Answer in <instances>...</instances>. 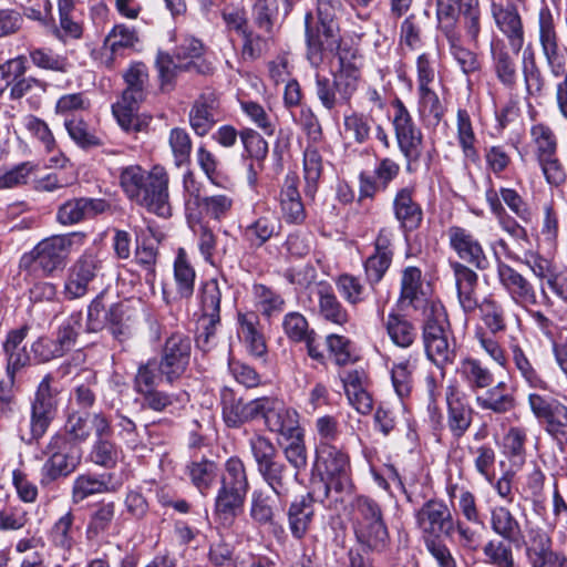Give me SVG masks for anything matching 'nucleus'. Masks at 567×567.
Here are the masks:
<instances>
[{"label":"nucleus","instance_id":"obj_23","mask_svg":"<svg viewBox=\"0 0 567 567\" xmlns=\"http://www.w3.org/2000/svg\"><path fill=\"white\" fill-rule=\"evenodd\" d=\"M516 3L492 2L491 12L497 29L506 37L508 44L518 54L525 42V31Z\"/></svg>","mask_w":567,"mask_h":567},{"label":"nucleus","instance_id":"obj_17","mask_svg":"<svg viewBox=\"0 0 567 567\" xmlns=\"http://www.w3.org/2000/svg\"><path fill=\"white\" fill-rule=\"evenodd\" d=\"M102 260L93 251H84L69 268L64 282L66 299L73 300L84 297L90 284L102 270Z\"/></svg>","mask_w":567,"mask_h":567},{"label":"nucleus","instance_id":"obj_53","mask_svg":"<svg viewBox=\"0 0 567 567\" xmlns=\"http://www.w3.org/2000/svg\"><path fill=\"white\" fill-rule=\"evenodd\" d=\"M373 118L360 112L352 111L343 116V134L346 138L357 144L369 141L372 131Z\"/></svg>","mask_w":567,"mask_h":567},{"label":"nucleus","instance_id":"obj_36","mask_svg":"<svg viewBox=\"0 0 567 567\" xmlns=\"http://www.w3.org/2000/svg\"><path fill=\"white\" fill-rule=\"evenodd\" d=\"M493 68L497 80L508 90L517 86L518 72L515 55L508 52L502 40H494L491 43Z\"/></svg>","mask_w":567,"mask_h":567},{"label":"nucleus","instance_id":"obj_5","mask_svg":"<svg viewBox=\"0 0 567 567\" xmlns=\"http://www.w3.org/2000/svg\"><path fill=\"white\" fill-rule=\"evenodd\" d=\"M249 482L244 462L233 456L225 462L217 491L214 514L224 523L230 524L243 512Z\"/></svg>","mask_w":567,"mask_h":567},{"label":"nucleus","instance_id":"obj_64","mask_svg":"<svg viewBox=\"0 0 567 567\" xmlns=\"http://www.w3.org/2000/svg\"><path fill=\"white\" fill-rule=\"evenodd\" d=\"M485 563L492 567H516L512 547L505 540H489L483 547Z\"/></svg>","mask_w":567,"mask_h":567},{"label":"nucleus","instance_id":"obj_47","mask_svg":"<svg viewBox=\"0 0 567 567\" xmlns=\"http://www.w3.org/2000/svg\"><path fill=\"white\" fill-rule=\"evenodd\" d=\"M52 383V375L45 374L37 386L30 408L56 417L60 405V391Z\"/></svg>","mask_w":567,"mask_h":567},{"label":"nucleus","instance_id":"obj_40","mask_svg":"<svg viewBox=\"0 0 567 567\" xmlns=\"http://www.w3.org/2000/svg\"><path fill=\"white\" fill-rule=\"evenodd\" d=\"M238 323V334L244 340L247 351L256 358L265 357L267 346L257 315L254 312L239 313Z\"/></svg>","mask_w":567,"mask_h":567},{"label":"nucleus","instance_id":"obj_1","mask_svg":"<svg viewBox=\"0 0 567 567\" xmlns=\"http://www.w3.org/2000/svg\"><path fill=\"white\" fill-rule=\"evenodd\" d=\"M118 182L126 197L147 212L159 217H169V176L165 167L153 166L150 171L140 165L120 169Z\"/></svg>","mask_w":567,"mask_h":567},{"label":"nucleus","instance_id":"obj_6","mask_svg":"<svg viewBox=\"0 0 567 567\" xmlns=\"http://www.w3.org/2000/svg\"><path fill=\"white\" fill-rule=\"evenodd\" d=\"M449 320L441 302L424 306L422 338L427 359L442 370L455 359L454 344L450 341Z\"/></svg>","mask_w":567,"mask_h":567},{"label":"nucleus","instance_id":"obj_28","mask_svg":"<svg viewBox=\"0 0 567 567\" xmlns=\"http://www.w3.org/2000/svg\"><path fill=\"white\" fill-rule=\"evenodd\" d=\"M450 266L453 270L461 309L466 315L474 313L481 302L477 296L478 275L460 261H451Z\"/></svg>","mask_w":567,"mask_h":567},{"label":"nucleus","instance_id":"obj_20","mask_svg":"<svg viewBox=\"0 0 567 567\" xmlns=\"http://www.w3.org/2000/svg\"><path fill=\"white\" fill-rule=\"evenodd\" d=\"M140 38L135 28L120 23L114 25L104 39L103 47L95 60L105 69L113 70L118 58H124L126 50H133Z\"/></svg>","mask_w":567,"mask_h":567},{"label":"nucleus","instance_id":"obj_56","mask_svg":"<svg viewBox=\"0 0 567 567\" xmlns=\"http://www.w3.org/2000/svg\"><path fill=\"white\" fill-rule=\"evenodd\" d=\"M221 287L216 279L207 280L200 288L199 318L220 319Z\"/></svg>","mask_w":567,"mask_h":567},{"label":"nucleus","instance_id":"obj_37","mask_svg":"<svg viewBox=\"0 0 567 567\" xmlns=\"http://www.w3.org/2000/svg\"><path fill=\"white\" fill-rule=\"evenodd\" d=\"M281 229L280 220L272 212L266 209L262 215L246 225L243 229L244 239L254 248H260Z\"/></svg>","mask_w":567,"mask_h":567},{"label":"nucleus","instance_id":"obj_39","mask_svg":"<svg viewBox=\"0 0 567 567\" xmlns=\"http://www.w3.org/2000/svg\"><path fill=\"white\" fill-rule=\"evenodd\" d=\"M475 403L483 411H491L495 414H505L515 409L516 398L504 381L486 389L484 394L475 396Z\"/></svg>","mask_w":567,"mask_h":567},{"label":"nucleus","instance_id":"obj_22","mask_svg":"<svg viewBox=\"0 0 567 567\" xmlns=\"http://www.w3.org/2000/svg\"><path fill=\"white\" fill-rule=\"evenodd\" d=\"M450 247L460 259L483 270L488 266L484 248L474 234L461 226H451L446 230Z\"/></svg>","mask_w":567,"mask_h":567},{"label":"nucleus","instance_id":"obj_41","mask_svg":"<svg viewBox=\"0 0 567 567\" xmlns=\"http://www.w3.org/2000/svg\"><path fill=\"white\" fill-rule=\"evenodd\" d=\"M382 323L391 342L399 348H410L416 340L417 330L404 315L392 311Z\"/></svg>","mask_w":567,"mask_h":567},{"label":"nucleus","instance_id":"obj_26","mask_svg":"<svg viewBox=\"0 0 567 567\" xmlns=\"http://www.w3.org/2000/svg\"><path fill=\"white\" fill-rule=\"evenodd\" d=\"M496 270L501 286L516 305L534 306L537 303L534 286L522 274L501 260H497Z\"/></svg>","mask_w":567,"mask_h":567},{"label":"nucleus","instance_id":"obj_52","mask_svg":"<svg viewBox=\"0 0 567 567\" xmlns=\"http://www.w3.org/2000/svg\"><path fill=\"white\" fill-rule=\"evenodd\" d=\"M416 368V359L408 358L395 362L391 369V380L396 395L400 399L408 398L413 388V372Z\"/></svg>","mask_w":567,"mask_h":567},{"label":"nucleus","instance_id":"obj_44","mask_svg":"<svg viewBox=\"0 0 567 567\" xmlns=\"http://www.w3.org/2000/svg\"><path fill=\"white\" fill-rule=\"evenodd\" d=\"M218 466L214 461L200 458L190 461L185 467V474L202 495H207L218 477Z\"/></svg>","mask_w":567,"mask_h":567},{"label":"nucleus","instance_id":"obj_49","mask_svg":"<svg viewBox=\"0 0 567 567\" xmlns=\"http://www.w3.org/2000/svg\"><path fill=\"white\" fill-rule=\"evenodd\" d=\"M136 310L124 302L110 306L107 327L111 333L118 340L126 338L136 319Z\"/></svg>","mask_w":567,"mask_h":567},{"label":"nucleus","instance_id":"obj_29","mask_svg":"<svg viewBox=\"0 0 567 567\" xmlns=\"http://www.w3.org/2000/svg\"><path fill=\"white\" fill-rule=\"evenodd\" d=\"M392 209L394 218L403 231L410 233L420 228L423 221V210L421 205L414 199V189L412 187L406 186L396 190Z\"/></svg>","mask_w":567,"mask_h":567},{"label":"nucleus","instance_id":"obj_3","mask_svg":"<svg viewBox=\"0 0 567 567\" xmlns=\"http://www.w3.org/2000/svg\"><path fill=\"white\" fill-rule=\"evenodd\" d=\"M349 515L355 539L364 551L381 554L390 546V534L380 504L365 495L349 503Z\"/></svg>","mask_w":567,"mask_h":567},{"label":"nucleus","instance_id":"obj_25","mask_svg":"<svg viewBox=\"0 0 567 567\" xmlns=\"http://www.w3.org/2000/svg\"><path fill=\"white\" fill-rule=\"evenodd\" d=\"M400 165L392 158L380 159L373 171V175L361 172L359 175V199L373 198L379 192L388 189L400 174Z\"/></svg>","mask_w":567,"mask_h":567},{"label":"nucleus","instance_id":"obj_19","mask_svg":"<svg viewBox=\"0 0 567 567\" xmlns=\"http://www.w3.org/2000/svg\"><path fill=\"white\" fill-rule=\"evenodd\" d=\"M265 396L244 401L236 393L225 386L220 391L223 420L228 427L238 429L245 423L259 417L264 408Z\"/></svg>","mask_w":567,"mask_h":567},{"label":"nucleus","instance_id":"obj_9","mask_svg":"<svg viewBox=\"0 0 567 567\" xmlns=\"http://www.w3.org/2000/svg\"><path fill=\"white\" fill-rule=\"evenodd\" d=\"M538 23L539 41L550 73L556 78L564 76L563 81L558 82L556 85V102L561 116L567 120L566 60L559 48L554 18L548 8L540 9Z\"/></svg>","mask_w":567,"mask_h":567},{"label":"nucleus","instance_id":"obj_62","mask_svg":"<svg viewBox=\"0 0 567 567\" xmlns=\"http://www.w3.org/2000/svg\"><path fill=\"white\" fill-rule=\"evenodd\" d=\"M457 141L458 144L465 155V157L476 161L478 158V153L475 147L476 135L473 130L471 116L466 110L457 111Z\"/></svg>","mask_w":567,"mask_h":567},{"label":"nucleus","instance_id":"obj_4","mask_svg":"<svg viewBox=\"0 0 567 567\" xmlns=\"http://www.w3.org/2000/svg\"><path fill=\"white\" fill-rule=\"evenodd\" d=\"M249 447L262 481L279 502L286 501L298 478V473L290 471L288 465L279 460L278 450L268 437L254 435L249 439Z\"/></svg>","mask_w":567,"mask_h":567},{"label":"nucleus","instance_id":"obj_54","mask_svg":"<svg viewBox=\"0 0 567 567\" xmlns=\"http://www.w3.org/2000/svg\"><path fill=\"white\" fill-rule=\"evenodd\" d=\"M504 453L512 466L520 467L525 463L527 431L520 426H512L503 439Z\"/></svg>","mask_w":567,"mask_h":567},{"label":"nucleus","instance_id":"obj_50","mask_svg":"<svg viewBox=\"0 0 567 567\" xmlns=\"http://www.w3.org/2000/svg\"><path fill=\"white\" fill-rule=\"evenodd\" d=\"M196 272L190 265L186 251L179 248L174 261V279L182 298H189L194 292Z\"/></svg>","mask_w":567,"mask_h":567},{"label":"nucleus","instance_id":"obj_60","mask_svg":"<svg viewBox=\"0 0 567 567\" xmlns=\"http://www.w3.org/2000/svg\"><path fill=\"white\" fill-rule=\"evenodd\" d=\"M197 205L205 217L221 220L230 215L234 198L227 194H215L199 198Z\"/></svg>","mask_w":567,"mask_h":567},{"label":"nucleus","instance_id":"obj_30","mask_svg":"<svg viewBox=\"0 0 567 567\" xmlns=\"http://www.w3.org/2000/svg\"><path fill=\"white\" fill-rule=\"evenodd\" d=\"M317 497L315 491L296 497L287 511L288 526L293 538L302 539L315 517V503Z\"/></svg>","mask_w":567,"mask_h":567},{"label":"nucleus","instance_id":"obj_15","mask_svg":"<svg viewBox=\"0 0 567 567\" xmlns=\"http://www.w3.org/2000/svg\"><path fill=\"white\" fill-rule=\"evenodd\" d=\"M444 400L446 405V426L451 435L458 440L472 426L475 411L466 393L456 382H450L445 388Z\"/></svg>","mask_w":567,"mask_h":567},{"label":"nucleus","instance_id":"obj_34","mask_svg":"<svg viewBox=\"0 0 567 567\" xmlns=\"http://www.w3.org/2000/svg\"><path fill=\"white\" fill-rule=\"evenodd\" d=\"M456 373L470 391L476 393L493 385L494 373L480 359L465 357L460 360Z\"/></svg>","mask_w":567,"mask_h":567},{"label":"nucleus","instance_id":"obj_8","mask_svg":"<svg viewBox=\"0 0 567 567\" xmlns=\"http://www.w3.org/2000/svg\"><path fill=\"white\" fill-rule=\"evenodd\" d=\"M83 235L72 233L68 235H55L42 239L33 249L22 255L19 267L31 272L37 267L47 277L56 271H62L66 266L72 246L75 241L82 243Z\"/></svg>","mask_w":567,"mask_h":567},{"label":"nucleus","instance_id":"obj_42","mask_svg":"<svg viewBox=\"0 0 567 567\" xmlns=\"http://www.w3.org/2000/svg\"><path fill=\"white\" fill-rule=\"evenodd\" d=\"M24 73V62L21 58L9 61L0 66V92L11 86V97L20 99L35 84L33 79L21 78Z\"/></svg>","mask_w":567,"mask_h":567},{"label":"nucleus","instance_id":"obj_27","mask_svg":"<svg viewBox=\"0 0 567 567\" xmlns=\"http://www.w3.org/2000/svg\"><path fill=\"white\" fill-rule=\"evenodd\" d=\"M110 208L105 199L78 197L63 203L56 213V220L64 226L75 225L94 218Z\"/></svg>","mask_w":567,"mask_h":567},{"label":"nucleus","instance_id":"obj_38","mask_svg":"<svg viewBox=\"0 0 567 567\" xmlns=\"http://www.w3.org/2000/svg\"><path fill=\"white\" fill-rule=\"evenodd\" d=\"M29 327L22 326L8 332L3 342V351L7 357V374H16L17 371L30 363V354L23 346Z\"/></svg>","mask_w":567,"mask_h":567},{"label":"nucleus","instance_id":"obj_7","mask_svg":"<svg viewBox=\"0 0 567 567\" xmlns=\"http://www.w3.org/2000/svg\"><path fill=\"white\" fill-rule=\"evenodd\" d=\"M123 78L126 87L121 99L112 105V112L125 132H140L143 130L144 123L140 120L137 112L146 95L147 66L142 62H134L125 71Z\"/></svg>","mask_w":567,"mask_h":567},{"label":"nucleus","instance_id":"obj_48","mask_svg":"<svg viewBox=\"0 0 567 567\" xmlns=\"http://www.w3.org/2000/svg\"><path fill=\"white\" fill-rule=\"evenodd\" d=\"M279 2L280 0H255L251 7L254 24L267 35L274 33L279 16L282 14Z\"/></svg>","mask_w":567,"mask_h":567},{"label":"nucleus","instance_id":"obj_31","mask_svg":"<svg viewBox=\"0 0 567 567\" xmlns=\"http://www.w3.org/2000/svg\"><path fill=\"white\" fill-rule=\"evenodd\" d=\"M312 293L318 299L319 316L333 324L344 326L350 321V315L337 298L333 288L328 282L315 285Z\"/></svg>","mask_w":567,"mask_h":567},{"label":"nucleus","instance_id":"obj_58","mask_svg":"<svg viewBox=\"0 0 567 567\" xmlns=\"http://www.w3.org/2000/svg\"><path fill=\"white\" fill-rule=\"evenodd\" d=\"M512 359L520 378L533 389L547 390L548 383L542 378L519 346L512 347Z\"/></svg>","mask_w":567,"mask_h":567},{"label":"nucleus","instance_id":"obj_10","mask_svg":"<svg viewBox=\"0 0 567 567\" xmlns=\"http://www.w3.org/2000/svg\"><path fill=\"white\" fill-rule=\"evenodd\" d=\"M315 466L328 480L322 485L324 497L329 495L331 488L348 494L353 491L350 457L343 449L336 444H317Z\"/></svg>","mask_w":567,"mask_h":567},{"label":"nucleus","instance_id":"obj_16","mask_svg":"<svg viewBox=\"0 0 567 567\" xmlns=\"http://www.w3.org/2000/svg\"><path fill=\"white\" fill-rule=\"evenodd\" d=\"M190 351L192 342L187 336L176 332L166 339L157 363L161 375L168 383H173L184 374L189 363Z\"/></svg>","mask_w":567,"mask_h":567},{"label":"nucleus","instance_id":"obj_13","mask_svg":"<svg viewBox=\"0 0 567 567\" xmlns=\"http://www.w3.org/2000/svg\"><path fill=\"white\" fill-rule=\"evenodd\" d=\"M436 14L445 34L455 32L454 24L461 17L470 39L477 41L481 30L478 0H437Z\"/></svg>","mask_w":567,"mask_h":567},{"label":"nucleus","instance_id":"obj_2","mask_svg":"<svg viewBox=\"0 0 567 567\" xmlns=\"http://www.w3.org/2000/svg\"><path fill=\"white\" fill-rule=\"evenodd\" d=\"M337 56L338 68L331 71V76L315 74V94L327 111L350 106L362 79V56L357 49H340Z\"/></svg>","mask_w":567,"mask_h":567},{"label":"nucleus","instance_id":"obj_57","mask_svg":"<svg viewBox=\"0 0 567 567\" xmlns=\"http://www.w3.org/2000/svg\"><path fill=\"white\" fill-rule=\"evenodd\" d=\"M74 515L71 511L62 515L52 526L49 537L53 546L70 551L75 544Z\"/></svg>","mask_w":567,"mask_h":567},{"label":"nucleus","instance_id":"obj_11","mask_svg":"<svg viewBox=\"0 0 567 567\" xmlns=\"http://www.w3.org/2000/svg\"><path fill=\"white\" fill-rule=\"evenodd\" d=\"M44 453L48 460L41 470V483L49 484L73 473L81 463V449L72 443L62 432H55L49 439Z\"/></svg>","mask_w":567,"mask_h":567},{"label":"nucleus","instance_id":"obj_12","mask_svg":"<svg viewBox=\"0 0 567 567\" xmlns=\"http://www.w3.org/2000/svg\"><path fill=\"white\" fill-rule=\"evenodd\" d=\"M393 127L398 146L406 161V169L412 172L413 165L419 162L423 151V135L414 124L413 118L402 101L393 103Z\"/></svg>","mask_w":567,"mask_h":567},{"label":"nucleus","instance_id":"obj_43","mask_svg":"<svg viewBox=\"0 0 567 567\" xmlns=\"http://www.w3.org/2000/svg\"><path fill=\"white\" fill-rule=\"evenodd\" d=\"M489 525L496 535L511 544H516L523 538L519 522L505 506H495L491 509Z\"/></svg>","mask_w":567,"mask_h":567},{"label":"nucleus","instance_id":"obj_18","mask_svg":"<svg viewBox=\"0 0 567 567\" xmlns=\"http://www.w3.org/2000/svg\"><path fill=\"white\" fill-rule=\"evenodd\" d=\"M416 525L425 538H440L441 535L451 536L453 514L441 499L425 502L414 514Z\"/></svg>","mask_w":567,"mask_h":567},{"label":"nucleus","instance_id":"obj_45","mask_svg":"<svg viewBox=\"0 0 567 567\" xmlns=\"http://www.w3.org/2000/svg\"><path fill=\"white\" fill-rule=\"evenodd\" d=\"M323 172V158L318 144L307 143L303 151V179L306 196L313 198Z\"/></svg>","mask_w":567,"mask_h":567},{"label":"nucleus","instance_id":"obj_59","mask_svg":"<svg viewBox=\"0 0 567 567\" xmlns=\"http://www.w3.org/2000/svg\"><path fill=\"white\" fill-rule=\"evenodd\" d=\"M115 517V504L113 502L101 503L91 514L86 526V538L89 540L96 539L100 535L107 532Z\"/></svg>","mask_w":567,"mask_h":567},{"label":"nucleus","instance_id":"obj_55","mask_svg":"<svg viewBox=\"0 0 567 567\" xmlns=\"http://www.w3.org/2000/svg\"><path fill=\"white\" fill-rule=\"evenodd\" d=\"M481 319L491 333L496 334L506 330L505 310L494 297L487 296L478 303Z\"/></svg>","mask_w":567,"mask_h":567},{"label":"nucleus","instance_id":"obj_33","mask_svg":"<svg viewBox=\"0 0 567 567\" xmlns=\"http://www.w3.org/2000/svg\"><path fill=\"white\" fill-rule=\"evenodd\" d=\"M527 556L532 567H556L567 559L565 554L553 550L550 536L540 529L532 533Z\"/></svg>","mask_w":567,"mask_h":567},{"label":"nucleus","instance_id":"obj_51","mask_svg":"<svg viewBox=\"0 0 567 567\" xmlns=\"http://www.w3.org/2000/svg\"><path fill=\"white\" fill-rule=\"evenodd\" d=\"M522 72L526 91V99L540 97L546 89V80L537 65L534 53L525 52L522 62Z\"/></svg>","mask_w":567,"mask_h":567},{"label":"nucleus","instance_id":"obj_61","mask_svg":"<svg viewBox=\"0 0 567 567\" xmlns=\"http://www.w3.org/2000/svg\"><path fill=\"white\" fill-rule=\"evenodd\" d=\"M82 330V313L74 312L69 316L56 330L54 341L63 354L73 349Z\"/></svg>","mask_w":567,"mask_h":567},{"label":"nucleus","instance_id":"obj_35","mask_svg":"<svg viewBox=\"0 0 567 567\" xmlns=\"http://www.w3.org/2000/svg\"><path fill=\"white\" fill-rule=\"evenodd\" d=\"M399 302L403 307H412L413 309H422L424 315V306L435 302L427 300L422 290V272L416 267H406L402 271Z\"/></svg>","mask_w":567,"mask_h":567},{"label":"nucleus","instance_id":"obj_32","mask_svg":"<svg viewBox=\"0 0 567 567\" xmlns=\"http://www.w3.org/2000/svg\"><path fill=\"white\" fill-rule=\"evenodd\" d=\"M299 178L296 174L285 177L280 190V208L285 220L289 224H302L306 219V209L298 188Z\"/></svg>","mask_w":567,"mask_h":567},{"label":"nucleus","instance_id":"obj_14","mask_svg":"<svg viewBox=\"0 0 567 567\" xmlns=\"http://www.w3.org/2000/svg\"><path fill=\"white\" fill-rule=\"evenodd\" d=\"M337 25L315 23L312 12L305 16V35L307 44V60L310 65L318 69L324 61L329 52L344 47H340L337 34Z\"/></svg>","mask_w":567,"mask_h":567},{"label":"nucleus","instance_id":"obj_21","mask_svg":"<svg viewBox=\"0 0 567 567\" xmlns=\"http://www.w3.org/2000/svg\"><path fill=\"white\" fill-rule=\"evenodd\" d=\"M261 417L267 429L285 437H296L302 432L298 412L275 396H265Z\"/></svg>","mask_w":567,"mask_h":567},{"label":"nucleus","instance_id":"obj_63","mask_svg":"<svg viewBox=\"0 0 567 567\" xmlns=\"http://www.w3.org/2000/svg\"><path fill=\"white\" fill-rule=\"evenodd\" d=\"M121 456V449L110 439L95 440L90 452V460L105 468H114Z\"/></svg>","mask_w":567,"mask_h":567},{"label":"nucleus","instance_id":"obj_24","mask_svg":"<svg viewBox=\"0 0 567 567\" xmlns=\"http://www.w3.org/2000/svg\"><path fill=\"white\" fill-rule=\"evenodd\" d=\"M221 106L219 94L213 90H205L195 100L189 111V124L199 136H205L220 121Z\"/></svg>","mask_w":567,"mask_h":567},{"label":"nucleus","instance_id":"obj_46","mask_svg":"<svg viewBox=\"0 0 567 567\" xmlns=\"http://www.w3.org/2000/svg\"><path fill=\"white\" fill-rule=\"evenodd\" d=\"M110 480L111 475H79L73 482L72 502L79 504L89 496L112 492L113 488L109 486Z\"/></svg>","mask_w":567,"mask_h":567}]
</instances>
